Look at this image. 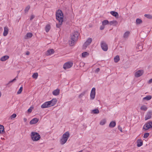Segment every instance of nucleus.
Masks as SVG:
<instances>
[{"label": "nucleus", "mask_w": 152, "mask_h": 152, "mask_svg": "<svg viewBox=\"0 0 152 152\" xmlns=\"http://www.w3.org/2000/svg\"><path fill=\"white\" fill-rule=\"evenodd\" d=\"M143 144V142L141 140L139 139L137 140V146L138 147H140L142 146Z\"/></svg>", "instance_id": "obj_20"}, {"label": "nucleus", "mask_w": 152, "mask_h": 152, "mask_svg": "<svg viewBox=\"0 0 152 152\" xmlns=\"http://www.w3.org/2000/svg\"><path fill=\"white\" fill-rule=\"evenodd\" d=\"M86 93L85 92H84L82 93L79 96V97L80 98L82 96H84Z\"/></svg>", "instance_id": "obj_42"}, {"label": "nucleus", "mask_w": 152, "mask_h": 152, "mask_svg": "<svg viewBox=\"0 0 152 152\" xmlns=\"http://www.w3.org/2000/svg\"><path fill=\"white\" fill-rule=\"evenodd\" d=\"M144 16L149 19H152V15L150 14H145Z\"/></svg>", "instance_id": "obj_33"}, {"label": "nucleus", "mask_w": 152, "mask_h": 152, "mask_svg": "<svg viewBox=\"0 0 152 152\" xmlns=\"http://www.w3.org/2000/svg\"><path fill=\"white\" fill-rule=\"evenodd\" d=\"M147 109L148 108L145 105H143L140 107V109L142 110L146 111Z\"/></svg>", "instance_id": "obj_27"}, {"label": "nucleus", "mask_w": 152, "mask_h": 152, "mask_svg": "<svg viewBox=\"0 0 152 152\" xmlns=\"http://www.w3.org/2000/svg\"><path fill=\"white\" fill-rule=\"evenodd\" d=\"M23 121L25 122H26L27 121V119L26 118H24L23 119Z\"/></svg>", "instance_id": "obj_50"}, {"label": "nucleus", "mask_w": 152, "mask_h": 152, "mask_svg": "<svg viewBox=\"0 0 152 152\" xmlns=\"http://www.w3.org/2000/svg\"><path fill=\"white\" fill-rule=\"evenodd\" d=\"M152 82V79H151L150 80H149L148 81V83H150Z\"/></svg>", "instance_id": "obj_49"}, {"label": "nucleus", "mask_w": 152, "mask_h": 152, "mask_svg": "<svg viewBox=\"0 0 152 152\" xmlns=\"http://www.w3.org/2000/svg\"><path fill=\"white\" fill-rule=\"evenodd\" d=\"M57 101V100L56 98H54L52 99L51 101H48V102L49 103L50 107L53 106L55 105L56 104Z\"/></svg>", "instance_id": "obj_10"}, {"label": "nucleus", "mask_w": 152, "mask_h": 152, "mask_svg": "<svg viewBox=\"0 0 152 152\" xmlns=\"http://www.w3.org/2000/svg\"><path fill=\"white\" fill-rule=\"evenodd\" d=\"M92 112L94 114H98L99 113V111L98 109H96L93 110H92Z\"/></svg>", "instance_id": "obj_32"}, {"label": "nucleus", "mask_w": 152, "mask_h": 152, "mask_svg": "<svg viewBox=\"0 0 152 152\" xmlns=\"http://www.w3.org/2000/svg\"><path fill=\"white\" fill-rule=\"evenodd\" d=\"M8 29L7 26H5L4 28V31L3 32V35L4 36H6L8 33Z\"/></svg>", "instance_id": "obj_15"}, {"label": "nucleus", "mask_w": 152, "mask_h": 152, "mask_svg": "<svg viewBox=\"0 0 152 152\" xmlns=\"http://www.w3.org/2000/svg\"><path fill=\"white\" fill-rule=\"evenodd\" d=\"M54 53V51L53 49H51L48 50L47 51L46 55L47 56L50 55Z\"/></svg>", "instance_id": "obj_17"}, {"label": "nucleus", "mask_w": 152, "mask_h": 152, "mask_svg": "<svg viewBox=\"0 0 152 152\" xmlns=\"http://www.w3.org/2000/svg\"><path fill=\"white\" fill-rule=\"evenodd\" d=\"M92 41V39L91 38H89L86 40L84 44V45L86 47L89 45Z\"/></svg>", "instance_id": "obj_14"}, {"label": "nucleus", "mask_w": 152, "mask_h": 152, "mask_svg": "<svg viewBox=\"0 0 152 152\" xmlns=\"http://www.w3.org/2000/svg\"><path fill=\"white\" fill-rule=\"evenodd\" d=\"M34 18V15H31V16H30V20H32Z\"/></svg>", "instance_id": "obj_46"}, {"label": "nucleus", "mask_w": 152, "mask_h": 152, "mask_svg": "<svg viewBox=\"0 0 152 152\" xmlns=\"http://www.w3.org/2000/svg\"><path fill=\"white\" fill-rule=\"evenodd\" d=\"M33 35L32 33L29 32L26 35L25 37V39H27L28 38L31 37Z\"/></svg>", "instance_id": "obj_24"}, {"label": "nucleus", "mask_w": 152, "mask_h": 152, "mask_svg": "<svg viewBox=\"0 0 152 152\" xmlns=\"http://www.w3.org/2000/svg\"><path fill=\"white\" fill-rule=\"evenodd\" d=\"M152 127V121L146 123L143 126V128L145 130Z\"/></svg>", "instance_id": "obj_5"}, {"label": "nucleus", "mask_w": 152, "mask_h": 152, "mask_svg": "<svg viewBox=\"0 0 152 152\" xmlns=\"http://www.w3.org/2000/svg\"><path fill=\"white\" fill-rule=\"evenodd\" d=\"M69 137V134L68 132H66L62 136V138L60 140V143L61 145L65 144L67 141Z\"/></svg>", "instance_id": "obj_3"}, {"label": "nucleus", "mask_w": 152, "mask_h": 152, "mask_svg": "<svg viewBox=\"0 0 152 152\" xmlns=\"http://www.w3.org/2000/svg\"><path fill=\"white\" fill-rule=\"evenodd\" d=\"M95 91L96 89L95 88H92L90 94V98L92 99H93L95 98L96 94Z\"/></svg>", "instance_id": "obj_8"}, {"label": "nucleus", "mask_w": 152, "mask_h": 152, "mask_svg": "<svg viewBox=\"0 0 152 152\" xmlns=\"http://www.w3.org/2000/svg\"><path fill=\"white\" fill-rule=\"evenodd\" d=\"M9 57L8 56H4L1 57L0 58V60L2 61H4L7 60L9 58Z\"/></svg>", "instance_id": "obj_19"}, {"label": "nucleus", "mask_w": 152, "mask_h": 152, "mask_svg": "<svg viewBox=\"0 0 152 152\" xmlns=\"http://www.w3.org/2000/svg\"><path fill=\"white\" fill-rule=\"evenodd\" d=\"M104 25H102V26H101L100 27V29L101 30H103L104 28Z\"/></svg>", "instance_id": "obj_47"}, {"label": "nucleus", "mask_w": 152, "mask_h": 152, "mask_svg": "<svg viewBox=\"0 0 152 152\" xmlns=\"http://www.w3.org/2000/svg\"><path fill=\"white\" fill-rule=\"evenodd\" d=\"M62 24H60V23L59 22V24H56V26L57 28H59L60 27V26L62 25Z\"/></svg>", "instance_id": "obj_45"}, {"label": "nucleus", "mask_w": 152, "mask_h": 152, "mask_svg": "<svg viewBox=\"0 0 152 152\" xmlns=\"http://www.w3.org/2000/svg\"><path fill=\"white\" fill-rule=\"evenodd\" d=\"M100 71V69L99 68H97L95 70V72L98 73Z\"/></svg>", "instance_id": "obj_48"}, {"label": "nucleus", "mask_w": 152, "mask_h": 152, "mask_svg": "<svg viewBox=\"0 0 152 152\" xmlns=\"http://www.w3.org/2000/svg\"><path fill=\"white\" fill-rule=\"evenodd\" d=\"M38 119L35 118L32 119L30 122L31 124H33L37 123L39 121Z\"/></svg>", "instance_id": "obj_13"}, {"label": "nucleus", "mask_w": 152, "mask_h": 152, "mask_svg": "<svg viewBox=\"0 0 152 152\" xmlns=\"http://www.w3.org/2000/svg\"><path fill=\"white\" fill-rule=\"evenodd\" d=\"M23 88L22 87H21L20 88L19 90L17 92L18 94H19L21 93V92L22 91V90H23Z\"/></svg>", "instance_id": "obj_39"}, {"label": "nucleus", "mask_w": 152, "mask_h": 152, "mask_svg": "<svg viewBox=\"0 0 152 152\" xmlns=\"http://www.w3.org/2000/svg\"><path fill=\"white\" fill-rule=\"evenodd\" d=\"M114 60L115 62H118L120 60V58L119 56L118 55H117L116 56H115L114 58Z\"/></svg>", "instance_id": "obj_25"}, {"label": "nucleus", "mask_w": 152, "mask_h": 152, "mask_svg": "<svg viewBox=\"0 0 152 152\" xmlns=\"http://www.w3.org/2000/svg\"><path fill=\"white\" fill-rule=\"evenodd\" d=\"M101 45L102 50L104 51H107L108 50V46L106 43L104 42H101Z\"/></svg>", "instance_id": "obj_7"}, {"label": "nucleus", "mask_w": 152, "mask_h": 152, "mask_svg": "<svg viewBox=\"0 0 152 152\" xmlns=\"http://www.w3.org/2000/svg\"><path fill=\"white\" fill-rule=\"evenodd\" d=\"M106 122V121L105 119H103L101 121L100 124L101 125H104L105 124Z\"/></svg>", "instance_id": "obj_34"}, {"label": "nucleus", "mask_w": 152, "mask_h": 152, "mask_svg": "<svg viewBox=\"0 0 152 152\" xmlns=\"http://www.w3.org/2000/svg\"><path fill=\"white\" fill-rule=\"evenodd\" d=\"M144 71L143 70H139L136 72L135 73V76L136 77H139L141 76L143 73Z\"/></svg>", "instance_id": "obj_9"}, {"label": "nucleus", "mask_w": 152, "mask_h": 152, "mask_svg": "<svg viewBox=\"0 0 152 152\" xmlns=\"http://www.w3.org/2000/svg\"><path fill=\"white\" fill-rule=\"evenodd\" d=\"M56 19L60 23V24H62L63 20V15L61 10H58L56 12Z\"/></svg>", "instance_id": "obj_2"}, {"label": "nucleus", "mask_w": 152, "mask_h": 152, "mask_svg": "<svg viewBox=\"0 0 152 152\" xmlns=\"http://www.w3.org/2000/svg\"><path fill=\"white\" fill-rule=\"evenodd\" d=\"M130 32L127 31H126L123 35V37L125 38H127L129 36L130 34Z\"/></svg>", "instance_id": "obj_23"}, {"label": "nucleus", "mask_w": 152, "mask_h": 152, "mask_svg": "<svg viewBox=\"0 0 152 152\" xmlns=\"http://www.w3.org/2000/svg\"><path fill=\"white\" fill-rule=\"evenodd\" d=\"M115 121H112L110 123L109 125V127L111 128H113L115 126Z\"/></svg>", "instance_id": "obj_21"}, {"label": "nucleus", "mask_w": 152, "mask_h": 152, "mask_svg": "<svg viewBox=\"0 0 152 152\" xmlns=\"http://www.w3.org/2000/svg\"><path fill=\"white\" fill-rule=\"evenodd\" d=\"M142 23V20L141 19L137 18L136 20V23L137 24H139Z\"/></svg>", "instance_id": "obj_31"}, {"label": "nucleus", "mask_w": 152, "mask_h": 152, "mask_svg": "<svg viewBox=\"0 0 152 152\" xmlns=\"http://www.w3.org/2000/svg\"><path fill=\"white\" fill-rule=\"evenodd\" d=\"M33 108H31V107L28 110V113H31L32 110V109Z\"/></svg>", "instance_id": "obj_44"}, {"label": "nucleus", "mask_w": 152, "mask_h": 152, "mask_svg": "<svg viewBox=\"0 0 152 152\" xmlns=\"http://www.w3.org/2000/svg\"><path fill=\"white\" fill-rule=\"evenodd\" d=\"M29 54V53L28 52H27L26 53V54L27 55H28Z\"/></svg>", "instance_id": "obj_51"}, {"label": "nucleus", "mask_w": 152, "mask_h": 152, "mask_svg": "<svg viewBox=\"0 0 152 152\" xmlns=\"http://www.w3.org/2000/svg\"><path fill=\"white\" fill-rule=\"evenodd\" d=\"M110 13L113 16L117 18L118 17L119 15L117 12L112 11L110 12Z\"/></svg>", "instance_id": "obj_16"}, {"label": "nucleus", "mask_w": 152, "mask_h": 152, "mask_svg": "<svg viewBox=\"0 0 152 152\" xmlns=\"http://www.w3.org/2000/svg\"><path fill=\"white\" fill-rule=\"evenodd\" d=\"M60 93V90L58 89H57L54 90L53 92V94L55 96H57Z\"/></svg>", "instance_id": "obj_18"}, {"label": "nucleus", "mask_w": 152, "mask_h": 152, "mask_svg": "<svg viewBox=\"0 0 152 152\" xmlns=\"http://www.w3.org/2000/svg\"><path fill=\"white\" fill-rule=\"evenodd\" d=\"M73 63L71 62H68L64 63L63 65V68L66 69L70 68L73 65Z\"/></svg>", "instance_id": "obj_6"}, {"label": "nucleus", "mask_w": 152, "mask_h": 152, "mask_svg": "<svg viewBox=\"0 0 152 152\" xmlns=\"http://www.w3.org/2000/svg\"><path fill=\"white\" fill-rule=\"evenodd\" d=\"M79 35V33L77 31H75L71 34V40L69 42V44L71 46L74 45L75 42L77 39Z\"/></svg>", "instance_id": "obj_1"}, {"label": "nucleus", "mask_w": 152, "mask_h": 152, "mask_svg": "<svg viewBox=\"0 0 152 152\" xmlns=\"http://www.w3.org/2000/svg\"><path fill=\"white\" fill-rule=\"evenodd\" d=\"M152 114L151 111L148 112L145 117V120H147L151 118Z\"/></svg>", "instance_id": "obj_11"}, {"label": "nucleus", "mask_w": 152, "mask_h": 152, "mask_svg": "<svg viewBox=\"0 0 152 152\" xmlns=\"http://www.w3.org/2000/svg\"><path fill=\"white\" fill-rule=\"evenodd\" d=\"M31 137L34 141H37L40 138V136L38 133L32 132L31 133Z\"/></svg>", "instance_id": "obj_4"}, {"label": "nucleus", "mask_w": 152, "mask_h": 152, "mask_svg": "<svg viewBox=\"0 0 152 152\" xmlns=\"http://www.w3.org/2000/svg\"><path fill=\"white\" fill-rule=\"evenodd\" d=\"M110 25L116 26L118 23V22L116 20H112L109 22Z\"/></svg>", "instance_id": "obj_22"}, {"label": "nucleus", "mask_w": 152, "mask_h": 152, "mask_svg": "<svg viewBox=\"0 0 152 152\" xmlns=\"http://www.w3.org/2000/svg\"><path fill=\"white\" fill-rule=\"evenodd\" d=\"M49 103L48 102V101L45 102L41 106V107L42 108H45L50 107L49 105Z\"/></svg>", "instance_id": "obj_12"}, {"label": "nucleus", "mask_w": 152, "mask_h": 152, "mask_svg": "<svg viewBox=\"0 0 152 152\" xmlns=\"http://www.w3.org/2000/svg\"><path fill=\"white\" fill-rule=\"evenodd\" d=\"M30 6L29 5H28L25 8L24 11L25 12H28V10L30 8Z\"/></svg>", "instance_id": "obj_36"}, {"label": "nucleus", "mask_w": 152, "mask_h": 152, "mask_svg": "<svg viewBox=\"0 0 152 152\" xmlns=\"http://www.w3.org/2000/svg\"><path fill=\"white\" fill-rule=\"evenodd\" d=\"M83 151V150H81V151H80L78 152H82Z\"/></svg>", "instance_id": "obj_52"}, {"label": "nucleus", "mask_w": 152, "mask_h": 152, "mask_svg": "<svg viewBox=\"0 0 152 152\" xmlns=\"http://www.w3.org/2000/svg\"><path fill=\"white\" fill-rule=\"evenodd\" d=\"M38 76V74L37 73H34L32 76L33 78L37 79Z\"/></svg>", "instance_id": "obj_35"}, {"label": "nucleus", "mask_w": 152, "mask_h": 152, "mask_svg": "<svg viewBox=\"0 0 152 152\" xmlns=\"http://www.w3.org/2000/svg\"><path fill=\"white\" fill-rule=\"evenodd\" d=\"M152 97L151 96L148 95L143 98V100H149L151 99Z\"/></svg>", "instance_id": "obj_28"}, {"label": "nucleus", "mask_w": 152, "mask_h": 152, "mask_svg": "<svg viewBox=\"0 0 152 152\" xmlns=\"http://www.w3.org/2000/svg\"><path fill=\"white\" fill-rule=\"evenodd\" d=\"M16 116V114L14 113L10 116V118L11 119L14 118Z\"/></svg>", "instance_id": "obj_41"}, {"label": "nucleus", "mask_w": 152, "mask_h": 152, "mask_svg": "<svg viewBox=\"0 0 152 152\" xmlns=\"http://www.w3.org/2000/svg\"><path fill=\"white\" fill-rule=\"evenodd\" d=\"M18 77V76H17L13 80L9 81L8 84H7V85H9V84H10V83L15 81L16 80V78H17Z\"/></svg>", "instance_id": "obj_37"}, {"label": "nucleus", "mask_w": 152, "mask_h": 152, "mask_svg": "<svg viewBox=\"0 0 152 152\" xmlns=\"http://www.w3.org/2000/svg\"><path fill=\"white\" fill-rule=\"evenodd\" d=\"M118 129L121 132H123V129L120 126H118Z\"/></svg>", "instance_id": "obj_43"}, {"label": "nucleus", "mask_w": 152, "mask_h": 152, "mask_svg": "<svg viewBox=\"0 0 152 152\" xmlns=\"http://www.w3.org/2000/svg\"><path fill=\"white\" fill-rule=\"evenodd\" d=\"M87 55H88V53L86 52H84L82 54V56L83 57H85Z\"/></svg>", "instance_id": "obj_38"}, {"label": "nucleus", "mask_w": 152, "mask_h": 152, "mask_svg": "<svg viewBox=\"0 0 152 152\" xmlns=\"http://www.w3.org/2000/svg\"><path fill=\"white\" fill-rule=\"evenodd\" d=\"M4 126L2 125H0V134L2 133L4 131Z\"/></svg>", "instance_id": "obj_29"}, {"label": "nucleus", "mask_w": 152, "mask_h": 152, "mask_svg": "<svg viewBox=\"0 0 152 152\" xmlns=\"http://www.w3.org/2000/svg\"><path fill=\"white\" fill-rule=\"evenodd\" d=\"M149 134L148 133H146L144 134L143 137L145 138H147L149 136Z\"/></svg>", "instance_id": "obj_40"}, {"label": "nucleus", "mask_w": 152, "mask_h": 152, "mask_svg": "<svg viewBox=\"0 0 152 152\" xmlns=\"http://www.w3.org/2000/svg\"><path fill=\"white\" fill-rule=\"evenodd\" d=\"M109 23L107 20H104L102 22V25L104 26L108 24Z\"/></svg>", "instance_id": "obj_30"}, {"label": "nucleus", "mask_w": 152, "mask_h": 152, "mask_svg": "<svg viewBox=\"0 0 152 152\" xmlns=\"http://www.w3.org/2000/svg\"><path fill=\"white\" fill-rule=\"evenodd\" d=\"M50 29V25H47L45 27V31L46 32H48Z\"/></svg>", "instance_id": "obj_26"}]
</instances>
